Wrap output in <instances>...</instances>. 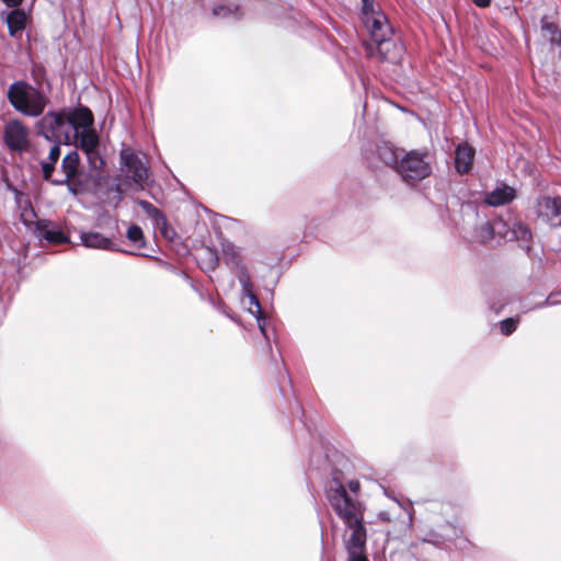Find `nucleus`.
I'll return each mask as SVG.
<instances>
[{"label":"nucleus","mask_w":561,"mask_h":561,"mask_svg":"<svg viewBox=\"0 0 561 561\" xmlns=\"http://www.w3.org/2000/svg\"><path fill=\"white\" fill-rule=\"evenodd\" d=\"M329 502L335 514L344 522L347 531L344 535L346 561H369L366 551L367 531L364 525V507L347 493L343 484L331 489Z\"/></svg>","instance_id":"nucleus-1"},{"label":"nucleus","mask_w":561,"mask_h":561,"mask_svg":"<svg viewBox=\"0 0 561 561\" xmlns=\"http://www.w3.org/2000/svg\"><path fill=\"white\" fill-rule=\"evenodd\" d=\"M94 116L90 108L83 105L49 111L36 123L39 136L49 141L71 145L77 129L93 126Z\"/></svg>","instance_id":"nucleus-2"},{"label":"nucleus","mask_w":561,"mask_h":561,"mask_svg":"<svg viewBox=\"0 0 561 561\" xmlns=\"http://www.w3.org/2000/svg\"><path fill=\"white\" fill-rule=\"evenodd\" d=\"M7 98L16 112L28 117H39L49 103L46 92L24 80L11 83L7 91Z\"/></svg>","instance_id":"nucleus-3"},{"label":"nucleus","mask_w":561,"mask_h":561,"mask_svg":"<svg viewBox=\"0 0 561 561\" xmlns=\"http://www.w3.org/2000/svg\"><path fill=\"white\" fill-rule=\"evenodd\" d=\"M461 529L454 523L445 522L431 529L426 538L412 542L408 552L415 561H432L436 549L446 541L456 540L461 535Z\"/></svg>","instance_id":"nucleus-4"},{"label":"nucleus","mask_w":561,"mask_h":561,"mask_svg":"<svg viewBox=\"0 0 561 561\" xmlns=\"http://www.w3.org/2000/svg\"><path fill=\"white\" fill-rule=\"evenodd\" d=\"M72 144L77 150L84 153L87 162L91 170L99 171L103 168L104 160L101 154L100 136L93 126L80 127L77 129V136Z\"/></svg>","instance_id":"nucleus-5"},{"label":"nucleus","mask_w":561,"mask_h":561,"mask_svg":"<svg viewBox=\"0 0 561 561\" xmlns=\"http://www.w3.org/2000/svg\"><path fill=\"white\" fill-rule=\"evenodd\" d=\"M397 173L404 182L412 185L427 178L432 173V168L424 154L410 151L401 157Z\"/></svg>","instance_id":"nucleus-6"},{"label":"nucleus","mask_w":561,"mask_h":561,"mask_svg":"<svg viewBox=\"0 0 561 561\" xmlns=\"http://www.w3.org/2000/svg\"><path fill=\"white\" fill-rule=\"evenodd\" d=\"M121 170L126 173L135 184L144 187L149 178V168L146 157L125 148L119 152Z\"/></svg>","instance_id":"nucleus-7"},{"label":"nucleus","mask_w":561,"mask_h":561,"mask_svg":"<svg viewBox=\"0 0 561 561\" xmlns=\"http://www.w3.org/2000/svg\"><path fill=\"white\" fill-rule=\"evenodd\" d=\"M3 142L11 152L23 153L28 151L31 146L30 129L18 118L10 119L3 127Z\"/></svg>","instance_id":"nucleus-8"},{"label":"nucleus","mask_w":561,"mask_h":561,"mask_svg":"<svg viewBox=\"0 0 561 561\" xmlns=\"http://www.w3.org/2000/svg\"><path fill=\"white\" fill-rule=\"evenodd\" d=\"M368 54L378 57L382 61L399 62L402 59L404 48L391 36L382 38V42L375 43V47L368 46Z\"/></svg>","instance_id":"nucleus-9"},{"label":"nucleus","mask_w":561,"mask_h":561,"mask_svg":"<svg viewBox=\"0 0 561 561\" xmlns=\"http://www.w3.org/2000/svg\"><path fill=\"white\" fill-rule=\"evenodd\" d=\"M363 21L368 28L374 43L382 42V38L392 36V28L382 12L378 11L376 14L363 18Z\"/></svg>","instance_id":"nucleus-10"},{"label":"nucleus","mask_w":561,"mask_h":561,"mask_svg":"<svg viewBox=\"0 0 561 561\" xmlns=\"http://www.w3.org/2000/svg\"><path fill=\"white\" fill-rule=\"evenodd\" d=\"M539 215L547 217L554 227H561V198L543 196L538 199Z\"/></svg>","instance_id":"nucleus-11"},{"label":"nucleus","mask_w":561,"mask_h":561,"mask_svg":"<svg viewBox=\"0 0 561 561\" xmlns=\"http://www.w3.org/2000/svg\"><path fill=\"white\" fill-rule=\"evenodd\" d=\"M82 245L89 249L105 250V251H119L114 241L100 232L82 231L80 233Z\"/></svg>","instance_id":"nucleus-12"},{"label":"nucleus","mask_w":561,"mask_h":561,"mask_svg":"<svg viewBox=\"0 0 561 561\" xmlns=\"http://www.w3.org/2000/svg\"><path fill=\"white\" fill-rule=\"evenodd\" d=\"M515 197L516 192L512 186L501 184L493 191L485 193L483 201L489 206L497 207L511 203Z\"/></svg>","instance_id":"nucleus-13"},{"label":"nucleus","mask_w":561,"mask_h":561,"mask_svg":"<svg viewBox=\"0 0 561 561\" xmlns=\"http://www.w3.org/2000/svg\"><path fill=\"white\" fill-rule=\"evenodd\" d=\"M474 158V149L467 142L459 144L455 151V168L459 173L470 171Z\"/></svg>","instance_id":"nucleus-14"},{"label":"nucleus","mask_w":561,"mask_h":561,"mask_svg":"<svg viewBox=\"0 0 561 561\" xmlns=\"http://www.w3.org/2000/svg\"><path fill=\"white\" fill-rule=\"evenodd\" d=\"M376 153L380 162L397 172L400 164V159L404 152L403 150L396 149L388 144H383L377 148Z\"/></svg>","instance_id":"nucleus-15"},{"label":"nucleus","mask_w":561,"mask_h":561,"mask_svg":"<svg viewBox=\"0 0 561 561\" xmlns=\"http://www.w3.org/2000/svg\"><path fill=\"white\" fill-rule=\"evenodd\" d=\"M239 282L242 287V296L249 301V312L251 314L260 313V311H262L261 305L257 297L252 291V284L248 271L242 270L241 273H239Z\"/></svg>","instance_id":"nucleus-16"},{"label":"nucleus","mask_w":561,"mask_h":561,"mask_svg":"<svg viewBox=\"0 0 561 561\" xmlns=\"http://www.w3.org/2000/svg\"><path fill=\"white\" fill-rule=\"evenodd\" d=\"M5 22L8 25L9 34L12 37L21 36L26 26L27 15L24 10L13 9L7 14Z\"/></svg>","instance_id":"nucleus-17"},{"label":"nucleus","mask_w":561,"mask_h":561,"mask_svg":"<svg viewBox=\"0 0 561 561\" xmlns=\"http://www.w3.org/2000/svg\"><path fill=\"white\" fill-rule=\"evenodd\" d=\"M533 233L529 227L522 221H514L512 224V231L508 234V241H517L523 249L529 250V242Z\"/></svg>","instance_id":"nucleus-18"},{"label":"nucleus","mask_w":561,"mask_h":561,"mask_svg":"<svg viewBox=\"0 0 561 561\" xmlns=\"http://www.w3.org/2000/svg\"><path fill=\"white\" fill-rule=\"evenodd\" d=\"M80 170V157L77 150L69 151L61 161V172L64 173V182L69 179L77 178Z\"/></svg>","instance_id":"nucleus-19"},{"label":"nucleus","mask_w":561,"mask_h":561,"mask_svg":"<svg viewBox=\"0 0 561 561\" xmlns=\"http://www.w3.org/2000/svg\"><path fill=\"white\" fill-rule=\"evenodd\" d=\"M36 231L41 239H44L49 243L60 244L68 242V237L61 230L57 228H49L48 224L38 222Z\"/></svg>","instance_id":"nucleus-20"},{"label":"nucleus","mask_w":561,"mask_h":561,"mask_svg":"<svg viewBox=\"0 0 561 561\" xmlns=\"http://www.w3.org/2000/svg\"><path fill=\"white\" fill-rule=\"evenodd\" d=\"M137 204L154 221L156 226L162 229L164 237H169V232L167 230L168 220L163 213L147 201L139 199Z\"/></svg>","instance_id":"nucleus-21"},{"label":"nucleus","mask_w":561,"mask_h":561,"mask_svg":"<svg viewBox=\"0 0 561 561\" xmlns=\"http://www.w3.org/2000/svg\"><path fill=\"white\" fill-rule=\"evenodd\" d=\"M218 255L216 250L211 248H205L197 257V263L204 272H213L218 265Z\"/></svg>","instance_id":"nucleus-22"},{"label":"nucleus","mask_w":561,"mask_h":561,"mask_svg":"<svg viewBox=\"0 0 561 561\" xmlns=\"http://www.w3.org/2000/svg\"><path fill=\"white\" fill-rule=\"evenodd\" d=\"M541 33L542 36L548 39L552 46L560 48L561 54V31L559 27L554 23L548 22L546 18H542Z\"/></svg>","instance_id":"nucleus-23"},{"label":"nucleus","mask_w":561,"mask_h":561,"mask_svg":"<svg viewBox=\"0 0 561 561\" xmlns=\"http://www.w3.org/2000/svg\"><path fill=\"white\" fill-rule=\"evenodd\" d=\"M224 260L226 264L231 265L237 268V276L239 277V273L242 270L248 271L245 265L242 263V259L239 252L234 249V247L228 244L224 247Z\"/></svg>","instance_id":"nucleus-24"},{"label":"nucleus","mask_w":561,"mask_h":561,"mask_svg":"<svg viewBox=\"0 0 561 561\" xmlns=\"http://www.w3.org/2000/svg\"><path fill=\"white\" fill-rule=\"evenodd\" d=\"M495 237L493 230V221H483L479 226L476 227L474 238L479 242H488Z\"/></svg>","instance_id":"nucleus-25"},{"label":"nucleus","mask_w":561,"mask_h":561,"mask_svg":"<svg viewBox=\"0 0 561 561\" xmlns=\"http://www.w3.org/2000/svg\"><path fill=\"white\" fill-rule=\"evenodd\" d=\"M238 5H234V4H220V5H217L213 9V14L217 18H220V19H226V18H230V16H233V18H238Z\"/></svg>","instance_id":"nucleus-26"},{"label":"nucleus","mask_w":561,"mask_h":561,"mask_svg":"<svg viewBox=\"0 0 561 561\" xmlns=\"http://www.w3.org/2000/svg\"><path fill=\"white\" fill-rule=\"evenodd\" d=\"M127 239L136 244L139 249L145 247V237L142 229L137 225H131L127 229Z\"/></svg>","instance_id":"nucleus-27"},{"label":"nucleus","mask_w":561,"mask_h":561,"mask_svg":"<svg viewBox=\"0 0 561 561\" xmlns=\"http://www.w3.org/2000/svg\"><path fill=\"white\" fill-rule=\"evenodd\" d=\"M51 184L66 185L69 193H71L75 196L79 195L83 191L81 181L77 180L76 178L69 179L68 182H64V179H55L51 180Z\"/></svg>","instance_id":"nucleus-28"},{"label":"nucleus","mask_w":561,"mask_h":561,"mask_svg":"<svg viewBox=\"0 0 561 561\" xmlns=\"http://www.w3.org/2000/svg\"><path fill=\"white\" fill-rule=\"evenodd\" d=\"M493 230L495 237L497 236L500 239L508 241V234L512 231V225L499 218L493 220Z\"/></svg>","instance_id":"nucleus-29"},{"label":"nucleus","mask_w":561,"mask_h":561,"mask_svg":"<svg viewBox=\"0 0 561 561\" xmlns=\"http://www.w3.org/2000/svg\"><path fill=\"white\" fill-rule=\"evenodd\" d=\"M518 320L514 318H507L505 320H502L500 322V330L502 334L510 335L512 334L516 328H517Z\"/></svg>","instance_id":"nucleus-30"},{"label":"nucleus","mask_w":561,"mask_h":561,"mask_svg":"<svg viewBox=\"0 0 561 561\" xmlns=\"http://www.w3.org/2000/svg\"><path fill=\"white\" fill-rule=\"evenodd\" d=\"M41 164H42V172H43L44 180L51 182V180H53L51 175H53V172L55 171V163L49 162V161H42Z\"/></svg>","instance_id":"nucleus-31"},{"label":"nucleus","mask_w":561,"mask_h":561,"mask_svg":"<svg viewBox=\"0 0 561 561\" xmlns=\"http://www.w3.org/2000/svg\"><path fill=\"white\" fill-rule=\"evenodd\" d=\"M252 316L255 317L256 322H257V327H259L262 335L266 340H268V335H267V331H266V319L264 318L262 311H260V313H253Z\"/></svg>","instance_id":"nucleus-32"},{"label":"nucleus","mask_w":561,"mask_h":561,"mask_svg":"<svg viewBox=\"0 0 561 561\" xmlns=\"http://www.w3.org/2000/svg\"><path fill=\"white\" fill-rule=\"evenodd\" d=\"M363 3V18H367L370 14H376L378 11H375V1L374 0H362Z\"/></svg>","instance_id":"nucleus-33"},{"label":"nucleus","mask_w":561,"mask_h":561,"mask_svg":"<svg viewBox=\"0 0 561 561\" xmlns=\"http://www.w3.org/2000/svg\"><path fill=\"white\" fill-rule=\"evenodd\" d=\"M60 144L61 142H56L49 150V153H48V160L49 162H53V163H57V161L59 160V157H60Z\"/></svg>","instance_id":"nucleus-34"},{"label":"nucleus","mask_w":561,"mask_h":561,"mask_svg":"<svg viewBox=\"0 0 561 561\" xmlns=\"http://www.w3.org/2000/svg\"><path fill=\"white\" fill-rule=\"evenodd\" d=\"M8 7L16 8L23 0H2Z\"/></svg>","instance_id":"nucleus-35"},{"label":"nucleus","mask_w":561,"mask_h":561,"mask_svg":"<svg viewBox=\"0 0 561 561\" xmlns=\"http://www.w3.org/2000/svg\"><path fill=\"white\" fill-rule=\"evenodd\" d=\"M348 486H350V489H351V491H352V492H355V493H356V492L359 490L360 484H359V482H358V481H351V482L348 483Z\"/></svg>","instance_id":"nucleus-36"},{"label":"nucleus","mask_w":561,"mask_h":561,"mask_svg":"<svg viewBox=\"0 0 561 561\" xmlns=\"http://www.w3.org/2000/svg\"><path fill=\"white\" fill-rule=\"evenodd\" d=\"M476 5L480 8H485L490 4L491 0H472Z\"/></svg>","instance_id":"nucleus-37"},{"label":"nucleus","mask_w":561,"mask_h":561,"mask_svg":"<svg viewBox=\"0 0 561 561\" xmlns=\"http://www.w3.org/2000/svg\"><path fill=\"white\" fill-rule=\"evenodd\" d=\"M556 302L554 301H551L550 298L548 297L546 300H543L541 304H539L537 307H546V306H551V305H554Z\"/></svg>","instance_id":"nucleus-38"},{"label":"nucleus","mask_w":561,"mask_h":561,"mask_svg":"<svg viewBox=\"0 0 561 561\" xmlns=\"http://www.w3.org/2000/svg\"><path fill=\"white\" fill-rule=\"evenodd\" d=\"M379 516L383 519V520H389V518L386 516L385 513H380Z\"/></svg>","instance_id":"nucleus-39"},{"label":"nucleus","mask_w":561,"mask_h":561,"mask_svg":"<svg viewBox=\"0 0 561 561\" xmlns=\"http://www.w3.org/2000/svg\"><path fill=\"white\" fill-rule=\"evenodd\" d=\"M124 253L135 254L133 251H123Z\"/></svg>","instance_id":"nucleus-40"}]
</instances>
